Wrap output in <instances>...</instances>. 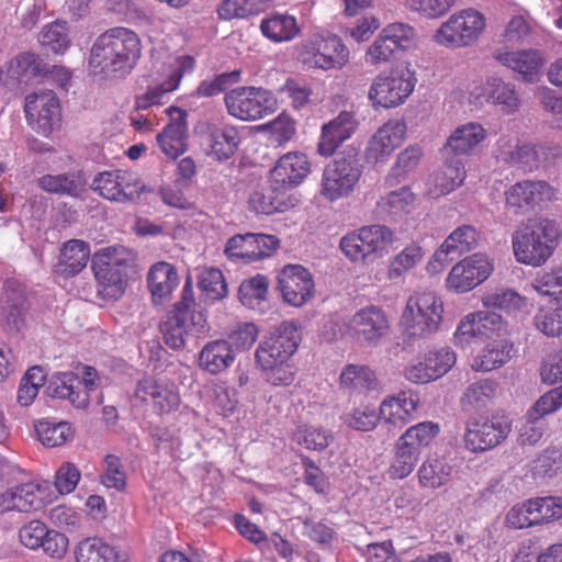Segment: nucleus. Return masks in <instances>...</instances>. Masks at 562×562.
I'll return each instance as SVG.
<instances>
[{"instance_id":"nucleus-48","label":"nucleus","mask_w":562,"mask_h":562,"mask_svg":"<svg viewBox=\"0 0 562 562\" xmlns=\"http://www.w3.org/2000/svg\"><path fill=\"white\" fill-rule=\"evenodd\" d=\"M422 156L423 151L418 146H408L402 150L389 171L385 183L394 187L403 182L418 167Z\"/></svg>"},{"instance_id":"nucleus-29","label":"nucleus","mask_w":562,"mask_h":562,"mask_svg":"<svg viewBox=\"0 0 562 562\" xmlns=\"http://www.w3.org/2000/svg\"><path fill=\"white\" fill-rule=\"evenodd\" d=\"M493 58L503 66L519 74L524 81L536 82L542 71L544 58L538 49H522L516 52H503L497 49Z\"/></svg>"},{"instance_id":"nucleus-26","label":"nucleus","mask_w":562,"mask_h":562,"mask_svg":"<svg viewBox=\"0 0 562 562\" xmlns=\"http://www.w3.org/2000/svg\"><path fill=\"white\" fill-rule=\"evenodd\" d=\"M419 402V395L413 391L385 397L379 407L382 424L389 430L403 428L415 418Z\"/></svg>"},{"instance_id":"nucleus-31","label":"nucleus","mask_w":562,"mask_h":562,"mask_svg":"<svg viewBox=\"0 0 562 562\" xmlns=\"http://www.w3.org/2000/svg\"><path fill=\"white\" fill-rule=\"evenodd\" d=\"M181 78L182 74L177 69H169L164 71L161 76L153 77L146 90L136 94L135 110L145 111L165 104L169 94L178 89Z\"/></svg>"},{"instance_id":"nucleus-1","label":"nucleus","mask_w":562,"mask_h":562,"mask_svg":"<svg viewBox=\"0 0 562 562\" xmlns=\"http://www.w3.org/2000/svg\"><path fill=\"white\" fill-rule=\"evenodd\" d=\"M142 55L139 36L127 27H112L102 33L94 42L89 65L94 71L106 76L128 75L137 65Z\"/></svg>"},{"instance_id":"nucleus-33","label":"nucleus","mask_w":562,"mask_h":562,"mask_svg":"<svg viewBox=\"0 0 562 562\" xmlns=\"http://www.w3.org/2000/svg\"><path fill=\"white\" fill-rule=\"evenodd\" d=\"M240 143L238 130L234 125L213 124L206 132V154L216 160H226L237 150Z\"/></svg>"},{"instance_id":"nucleus-42","label":"nucleus","mask_w":562,"mask_h":562,"mask_svg":"<svg viewBox=\"0 0 562 562\" xmlns=\"http://www.w3.org/2000/svg\"><path fill=\"white\" fill-rule=\"evenodd\" d=\"M281 187L271 183L267 187H260L252 191L249 196V207L257 214L271 215L284 212L289 204L285 201L284 192Z\"/></svg>"},{"instance_id":"nucleus-9","label":"nucleus","mask_w":562,"mask_h":562,"mask_svg":"<svg viewBox=\"0 0 562 562\" xmlns=\"http://www.w3.org/2000/svg\"><path fill=\"white\" fill-rule=\"evenodd\" d=\"M229 115L240 121H257L274 113L278 101L272 91L261 87H238L226 92Z\"/></svg>"},{"instance_id":"nucleus-12","label":"nucleus","mask_w":562,"mask_h":562,"mask_svg":"<svg viewBox=\"0 0 562 562\" xmlns=\"http://www.w3.org/2000/svg\"><path fill=\"white\" fill-rule=\"evenodd\" d=\"M553 148L542 144H520L509 135L501 136L496 143L495 155L498 161L532 171L550 161Z\"/></svg>"},{"instance_id":"nucleus-61","label":"nucleus","mask_w":562,"mask_h":562,"mask_svg":"<svg viewBox=\"0 0 562 562\" xmlns=\"http://www.w3.org/2000/svg\"><path fill=\"white\" fill-rule=\"evenodd\" d=\"M8 71L19 81L27 80L42 75V60L33 53H22L9 63Z\"/></svg>"},{"instance_id":"nucleus-40","label":"nucleus","mask_w":562,"mask_h":562,"mask_svg":"<svg viewBox=\"0 0 562 562\" xmlns=\"http://www.w3.org/2000/svg\"><path fill=\"white\" fill-rule=\"evenodd\" d=\"M486 138L485 128L475 122L458 126L447 139L446 154L454 156L469 155L474 148Z\"/></svg>"},{"instance_id":"nucleus-11","label":"nucleus","mask_w":562,"mask_h":562,"mask_svg":"<svg viewBox=\"0 0 562 562\" xmlns=\"http://www.w3.org/2000/svg\"><path fill=\"white\" fill-rule=\"evenodd\" d=\"M27 125L37 134L48 137L61 123V106L53 90H38L24 99Z\"/></svg>"},{"instance_id":"nucleus-30","label":"nucleus","mask_w":562,"mask_h":562,"mask_svg":"<svg viewBox=\"0 0 562 562\" xmlns=\"http://www.w3.org/2000/svg\"><path fill=\"white\" fill-rule=\"evenodd\" d=\"M307 156L300 151H290L279 158L270 171V183L282 189L299 186L310 173Z\"/></svg>"},{"instance_id":"nucleus-64","label":"nucleus","mask_w":562,"mask_h":562,"mask_svg":"<svg viewBox=\"0 0 562 562\" xmlns=\"http://www.w3.org/2000/svg\"><path fill=\"white\" fill-rule=\"evenodd\" d=\"M200 289L205 300L215 302L227 295V284L222 271L217 268L204 270L200 276Z\"/></svg>"},{"instance_id":"nucleus-49","label":"nucleus","mask_w":562,"mask_h":562,"mask_svg":"<svg viewBox=\"0 0 562 562\" xmlns=\"http://www.w3.org/2000/svg\"><path fill=\"white\" fill-rule=\"evenodd\" d=\"M342 424L348 428L357 431H372L378 426L380 418V411L373 404L361 403L352 407L350 411L344 413L340 417Z\"/></svg>"},{"instance_id":"nucleus-57","label":"nucleus","mask_w":562,"mask_h":562,"mask_svg":"<svg viewBox=\"0 0 562 562\" xmlns=\"http://www.w3.org/2000/svg\"><path fill=\"white\" fill-rule=\"evenodd\" d=\"M295 441L307 450L323 451L334 439L333 432L321 426L301 425L294 434Z\"/></svg>"},{"instance_id":"nucleus-2","label":"nucleus","mask_w":562,"mask_h":562,"mask_svg":"<svg viewBox=\"0 0 562 562\" xmlns=\"http://www.w3.org/2000/svg\"><path fill=\"white\" fill-rule=\"evenodd\" d=\"M559 236L558 225L548 218L528 220L520 224L512 235L516 261L531 267L544 265L552 256Z\"/></svg>"},{"instance_id":"nucleus-28","label":"nucleus","mask_w":562,"mask_h":562,"mask_svg":"<svg viewBox=\"0 0 562 562\" xmlns=\"http://www.w3.org/2000/svg\"><path fill=\"white\" fill-rule=\"evenodd\" d=\"M406 124L400 120L384 123L371 137L367 147V159L370 162L384 161L404 140Z\"/></svg>"},{"instance_id":"nucleus-22","label":"nucleus","mask_w":562,"mask_h":562,"mask_svg":"<svg viewBox=\"0 0 562 562\" xmlns=\"http://www.w3.org/2000/svg\"><path fill=\"white\" fill-rule=\"evenodd\" d=\"M50 485L48 482L31 481L8 488L0 494V515L8 512L30 513L42 508Z\"/></svg>"},{"instance_id":"nucleus-37","label":"nucleus","mask_w":562,"mask_h":562,"mask_svg":"<svg viewBox=\"0 0 562 562\" xmlns=\"http://www.w3.org/2000/svg\"><path fill=\"white\" fill-rule=\"evenodd\" d=\"M262 35L273 43H284L294 40L301 32L294 15L282 12H271L260 22Z\"/></svg>"},{"instance_id":"nucleus-44","label":"nucleus","mask_w":562,"mask_h":562,"mask_svg":"<svg viewBox=\"0 0 562 562\" xmlns=\"http://www.w3.org/2000/svg\"><path fill=\"white\" fill-rule=\"evenodd\" d=\"M147 281L154 300H164L177 288L179 279L172 265L160 261L150 268Z\"/></svg>"},{"instance_id":"nucleus-36","label":"nucleus","mask_w":562,"mask_h":562,"mask_svg":"<svg viewBox=\"0 0 562 562\" xmlns=\"http://www.w3.org/2000/svg\"><path fill=\"white\" fill-rule=\"evenodd\" d=\"M47 394L55 398L68 400L69 403L79 409L89 404L87 392H81L80 381L72 372L56 373L49 380Z\"/></svg>"},{"instance_id":"nucleus-13","label":"nucleus","mask_w":562,"mask_h":562,"mask_svg":"<svg viewBox=\"0 0 562 562\" xmlns=\"http://www.w3.org/2000/svg\"><path fill=\"white\" fill-rule=\"evenodd\" d=\"M299 325L296 321L282 322L259 344L255 358L260 368H271L276 363L289 361L299 347Z\"/></svg>"},{"instance_id":"nucleus-50","label":"nucleus","mask_w":562,"mask_h":562,"mask_svg":"<svg viewBox=\"0 0 562 562\" xmlns=\"http://www.w3.org/2000/svg\"><path fill=\"white\" fill-rule=\"evenodd\" d=\"M440 432L439 424L426 420L408 427L398 439L420 452L428 448Z\"/></svg>"},{"instance_id":"nucleus-10","label":"nucleus","mask_w":562,"mask_h":562,"mask_svg":"<svg viewBox=\"0 0 562 562\" xmlns=\"http://www.w3.org/2000/svg\"><path fill=\"white\" fill-rule=\"evenodd\" d=\"M361 172V165L356 154L336 158L324 168L321 195L329 202L347 198L353 192Z\"/></svg>"},{"instance_id":"nucleus-60","label":"nucleus","mask_w":562,"mask_h":562,"mask_svg":"<svg viewBox=\"0 0 562 562\" xmlns=\"http://www.w3.org/2000/svg\"><path fill=\"white\" fill-rule=\"evenodd\" d=\"M423 258L424 251L420 246L415 244L408 245L391 260L387 270L389 279H398L416 267Z\"/></svg>"},{"instance_id":"nucleus-47","label":"nucleus","mask_w":562,"mask_h":562,"mask_svg":"<svg viewBox=\"0 0 562 562\" xmlns=\"http://www.w3.org/2000/svg\"><path fill=\"white\" fill-rule=\"evenodd\" d=\"M498 389V383L492 379H482L471 383L461 396L462 408L471 412L487 406L497 395Z\"/></svg>"},{"instance_id":"nucleus-46","label":"nucleus","mask_w":562,"mask_h":562,"mask_svg":"<svg viewBox=\"0 0 562 562\" xmlns=\"http://www.w3.org/2000/svg\"><path fill=\"white\" fill-rule=\"evenodd\" d=\"M513 344L501 339L488 344L473 360L471 368L474 371L488 372L497 369L512 358Z\"/></svg>"},{"instance_id":"nucleus-34","label":"nucleus","mask_w":562,"mask_h":562,"mask_svg":"<svg viewBox=\"0 0 562 562\" xmlns=\"http://www.w3.org/2000/svg\"><path fill=\"white\" fill-rule=\"evenodd\" d=\"M477 231L471 225H462L450 233L436 250L432 258L435 262L443 266L449 260V256H460L464 252H469L477 247Z\"/></svg>"},{"instance_id":"nucleus-18","label":"nucleus","mask_w":562,"mask_h":562,"mask_svg":"<svg viewBox=\"0 0 562 562\" xmlns=\"http://www.w3.org/2000/svg\"><path fill=\"white\" fill-rule=\"evenodd\" d=\"M92 189L106 200L125 203L138 199L144 187L135 173L114 170L97 175Z\"/></svg>"},{"instance_id":"nucleus-21","label":"nucleus","mask_w":562,"mask_h":562,"mask_svg":"<svg viewBox=\"0 0 562 562\" xmlns=\"http://www.w3.org/2000/svg\"><path fill=\"white\" fill-rule=\"evenodd\" d=\"M469 101L479 106L491 103L498 106L504 114H513L520 108V100L514 85L495 76L488 77L483 85L473 87Z\"/></svg>"},{"instance_id":"nucleus-41","label":"nucleus","mask_w":562,"mask_h":562,"mask_svg":"<svg viewBox=\"0 0 562 562\" xmlns=\"http://www.w3.org/2000/svg\"><path fill=\"white\" fill-rule=\"evenodd\" d=\"M453 474V467L443 458L428 457L417 470V480L422 488L437 490L447 485Z\"/></svg>"},{"instance_id":"nucleus-23","label":"nucleus","mask_w":562,"mask_h":562,"mask_svg":"<svg viewBox=\"0 0 562 562\" xmlns=\"http://www.w3.org/2000/svg\"><path fill=\"white\" fill-rule=\"evenodd\" d=\"M135 400L151 405L160 415L177 411L180 406V395L173 384L154 376H145L137 382Z\"/></svg>"},{"instance_id":"nucleus-3","label":"nucleus","mask_w":562,"mask_h":562,"mask_svg":"<svg viewBox=\"0 0 562 562\" xmlns=\"http://www.w3.org/2000/svg\"><path fill=\"white\" fill-rule=\"evenodd\" d=\"M297 57L307 69L340 70L349 63L350 50L339 35L319 29L299 44Z\"/></svg>"},{"instance_id":"nucleus-55","label":"nucleus","mask_w":562,"mask_h":562,"mask_svg":"<svg viewBox=\"0 0 562 562\" xmlns=\"http://www.w3.org/2000/svg\"><path fill=\"white\" fill-rule=\"evenodd\" d=\"M482 304L486 308H497L506 313H516L525 310L527 299L510 289H501L482 297Z\"/></svg>"},{"instance_id":"nucleus-58","label":"nucleus","mask_w":562,"mask_h":562,"mask_svg":"<svg viewBox=\"0 0 562 562\" xmlns=\"http://www.w3.org/2000/svg\"><path fill=\"white\" fill-rule=\"evenodd\" d=\"M414 201L415 195L409 188L403 187L382 196L378 206L382 213L392 217H398L407 214L412 210Z\"/></svg>"},{"instance_id":"nucleus-20","label":"nucleus","mask_w":562,"mask_h":562,"mask_svg":"<svg viewBox=\"0 0 562 562\" xmlns=\"http://www.w3.org/2000/svg\"><path fill=\"white\" fill-rule=\"evenodd\" d=\"M278 290L283 301L294 307H301L315 294L312 273L301 265H286L279 272Z\"/></svg>"},{"instance_id":"nucleus-6","label":"nucleus","mask_w":562,"mask_h":562,"mask_svg":"<svg viewBox=\"0 0 562 562\" xmlns=\"http://www.w3.org/2000/svg\"><path fill=\"white\" fill-rule=\"evenodd\" d=\"M394 239L384 225H368L345 235L339 243L345 257L353 263H372L382 258Z\"/></svg>"},{"instance_id":"nucleus-54","label":"nucleus","mask_w":562,"mask_h":562,"mask_svg":"<svg viewBox=\"0 0 562 562\" xmlns=\"http://www.w3.org/2000/svg\"><path fill=\"white\" fill-rule=\"evenodd\" d=\"M269 282L262 274L244 280L239 285V301L250 310H260L267 300Z\"/></svg>"},{"instance_id":"nucleus-15","label":"nucleus","mask_w":562,"mask_h":562,"mask_svg":"<svg viewBox=\"0 0 562 562\" xmlns=\"http://www.w3.org/2000/svg\"><path fill=\"white\" fill-rule=\"evenodd\" d=\"M504 195L506 209L524 215L555 200L558 190L542 180H525L510 186Z\"/></svg>"},{"instance_id":"nucleus-43","label":"nucleus","mask_w":562,"mask_h":562,"mask_svg":"<svg viewBox=\"0 0 562 562\" xmlns=\"http://www.w3.org/2000/svg\"><path fill=\"white\" fill-rule=\"evenodd\" d=\"M89 258V244L80 239H70L60 249L57 269L63 274L75 276L86 268Z\"/></svg>"},{"instance_id":"nucleus-16","label":"nucleus","mask_w":562,"mask_h":562,"mask_svg":"<svg viewBox=\"0 0 562 562\" xmlns=\"http://www.w3.org/2000/svg\"><path fill=\"white\" fill-rule=\"evenodd\" d=\"M279 247L273 235L246 233L231 237L224 248L225 256L236 263H250L270 257Z\"/></svg>"},{"instance_id":"nucleus-56","label":"nucleus","mask_w":562,"mask_h":562,"mask_svg":"<svg viewBox=\"0 0 562 562\" xmlns=\"http://www.w3.org/2000/svg\"><path fill=\"white\" fill-rule=\"evenodd\" d=\"M537 328L547 336L562 335V301L553 300L539 308L535 316Z\"/></svg>"},{"instance_id":"nucleus-25","label":"nucleus","mask_w":562,"mask_h":562,"mask_svg":"<svg viewBox=\"0 0 562 562\" xmlns=\"http://www.w3.org/2000/svg\"><path fill=\"white\" fill-rule=\"evenodd\" d=\"M169 123L157 134V145L167 158L176 159L187 149V111L171 105L165 110Z\"/></svg>"},{"instance_id":"nucleus-4","label":"nucleus","mask_w":562,"mask_h":562,"mask_svg":"<svg viewBox=\"0 0 562 562\" xmlns=\"http://www.w3.org/2000/svg\"><path fill=\"white\" fill-rule=\"evenodd\" d=\"M132 255L123 246L104 247L93 254L91 268L97 281V292L105 300L120 299L127 285V270Z\"/></svg>"},{"instance_id":"nucleus-14","label":"nucleus","mask_w":562,"mask_h":562,"mask_svg":"<svg viewBox=\"0 0 562 562\" xmlns=\"http://www.w3.org/2000/svg\"><path fill=\"white\" fill-rule=\"evenodd\" d=\"M205 315L200 311L173 308L160 324L165 344L172 349H182L189 337L207 333Z\"/></svg>"},{"instance_id":"nucleus-63","label":"nucleus","mask_w":562,"mask_h":562,"mask_svg":"<svg viewBox=\"0 0 562 562\" xmlns=\"http://www.w3.org/2000/svg\"><path fill=\"white\" fill-rule=\"evenodd\" d=\"M533 290L540 295L562 301V265L548 271H540L532 281Z\"/></svg>"},{"instance_id":"nucleus-27","label":"nucleus","mask_w":562,"mask_h":562,"mask_svg":"<svg viewBox=\"0 0 562 562\" xmlns=\"http://www.w3.org/2000/svg\"><path fill=\"white\" fill-rule=\"evenodd\" d=\"M358 120L352 112L342 111L329 122L323 124L317 144L322 157H330L356 132Z\"/></svg>"},{"instance_id":"nucleus-24","label":"nucleus","mask_w":562,"mask_h":562,"mask_svg":"<svg viewBox=\"0 0 562 562\" xmlns=\"http://www.w3.org/2000/svg\"><path fill=\"white\" fill-rule=\"evenodd\" d=\"M456 353L448 347L429 350L415 364L406 368L405 376L413 383H428L447 374L456 363Z\"/></svg>"},{"instance_id":"nucleus-53","label":"nucleus","mask_w":562,"mask_h":562,"mask_svg":"<svg viewBox=\"0 0 562 562\" xmlns=\"http://www.w3.org/2000/svg\"><path fill=\"white\" fill-rule=\"evenodd\" d=\"M35 431L42 445L52 448L63 446L74 437V431L66 422L42 419L35 423Z\"/></svg>"},{"instance_id":"nucleus-17","label":"nucleus","mask_w":562,"mask_h":562,"mask_svg":"<svg viewBox=\"0 0 562 562\" xmlns=\"http://www.w3.org/2000/svg\"><path fill=\"white\" fill-rule=\"evenodd\" d=\"M347 328L357 341L378 346L389 335L390 324L381 307L369 305L358 310L349 318Z\"/></svg>"},{"instance_id":"nucleus-35","label":"nucleus","mask_w":562,"mask_h":562,"mask_svg":"<svg viewBox=\"0 0 562 562\" xmlns=\"http://www.w3.org/2000/svg\"><path fill=\"white\" fill-rule=\"evenodd\" d=\"M235 360L232 344L225 339L209 341L199 352V367L210 373L218 374L228 369Z\"/></svg>"},{"instance_id":"nucleus-51","label":"nucleus","mask_w":562,"mask_h":562,"mask_svg":"<svg viewBox=\"0 0 562 562\" xmlns=\"http://www.w3.org/2000/svg\"><path fill=\"white\" fill-rule=\"evenodd\" d=\"M465 179L464 166L460 159L447 161L434 176L435 194L443 195L459 188Z\"/></svg>"},{"instance_id":"nucleus-32","label":"nucleus","mask_w":562,"mask_h":562,"mask_svg":"<svg viewBox=\"0 0 562 562\" xmlns=\"http://www.w3.org/2000/svg\"><path fill=\"white\" fill-rule=\"evenodd\" d=\"M1 319L9 331H19L24 322L26 301L24 289L15 281L4 284L1 297Z\"/></svg>"},{"instance_id":"nucleus-39","label":"nucleus","mask_w":562,"mask_h":562,"mask_svg":"<svg viewBox=\"0 0 562 562\" xmlns=\"http://www.w3.org/2000/svg\"><path fill=\"white\" fill-rule=\"evenodd\" d=\"M41 190L56 195L79 196L86 187L81 171H69L58 175H44L37 179Z\"/></svg>"},{"instance_id":"nucleus-45","label":"nucleus","mask_w":562,"mask_h":562,"mask_svg":"<svg viewBox=\"0 0 562 562\" xmlns=\"http://www.w3.org/2000/svg\"><path fill=\"white\" fill-rule=\"evenodd\" d=\"M340 387L351 393H362L378 387L375 373L364 364H347L339 375Z\"/></svg>"},{"instance_id":"nucleus-5","label":"nucleus","mask_w":562,"mask_h":562,"mask_svg":"<svg viewBox=\"0 0 562 562\" xmlns=\"http://www.w3.org/2000/svg\"><path fill=\"white\" fill-rule=\"evenodd\" d=\"M443 304L434 292L412 294L402 312L400 326L408 338H425L439 329Z\"/></svg>"},{"instance_id":"nucleus-59","label":"nucleus","mask_w":562,"mask_h":562,"mask_svg":"<svg viewBox=\"0 0 562 562\" xmlns=\"http://www.w3.org/2000/svg\"><path fill=\"white\" fill-rule=\"evenodd\" d=\"M537 526H543L562 519V496L530 498Z\"/></svg>"},{"instance_id":"nucleus-62","label":"nucleus","mask_w":562,"mask_h":562,"mask_svg":"<svg viewBox=\"0 0 562 562\" xmlns=\"http://www.w3.org/2000/svg\"><path fill=\"white\" fill-rule=\"evenodd\" d=\"M40 43L55 54H64L70 46L66 23L57 21L45 26L40 35Z\"/></svg>"},{"instance_id":"nucleus-8","label":"nucleus","mask_w":562,"mask_h":562,"mask_svg":"<svg viewBox=\"0 0 562 562\" xmlns=\"http://www.w3.org/2000/svg\"><path fill=\"white\" fill-rule=\"evenodd\" d=\"M416 81L414 71L408 67L383 71L372 80L368 99L373 108H396L413 93Z\"/></svg>"},{"instance_id":"nucleus-7","label":"nucleus","mask_w":562,"mask_h":562,"mask_svg":"<svg viewBox=\"0 0 562 562\" xmlns=\"http://www.w3.org/2000/svg\"><path fill=\"white\" fill-rule=\"evenodd\" d=\"M486 19L473 8L459 10L440 24L434 41L445 47L462 48L475 43L484 33Z\"/></svg>"},{"instance_id":"nucleus-38","label":"nucleus","mask_w":562,"mask_h":562,"mask_svg":"<svg viewBox=\"0 0 562 562\" xmlns=\"http://www.w3.org/2000/svg\"><path fill=\"white\" fill-rule=\"evenodd\" d=\"M75 558L76 562H128L123 552L97 537L81 540Z\"/></svg>"},{"instance_id":"nucleus-19","label":"nucleus","mask_w":562,"mask_h":562,"mask_svg":"<svg viewBox=\"0 0 562 562\" xmlns=\"http://www.w3.org/2000/svg\"><path fill=\"white\" fill-rule=\"evenodd\" d=\"M509 432L510 425L503 418L473 419L467 424L464 447L473 453L484 452L503 442Z\"/></svg>"},{"instance_id":"nucleus-52","label":"nucleus","mask_w":562,"mask_h":562,"mask_svg":"<svg viewBox=\"0 0 562 562\" xmlns=\"http://www.w3.org/2000/svg\"><path fill=\"white\" fill-rule=\"evenodd\" d=\"M420 454L397 438L394 443L393 461L389 469L390 476L400 480L407 477L414 471Z\"/></svg>"}]
</instances>
